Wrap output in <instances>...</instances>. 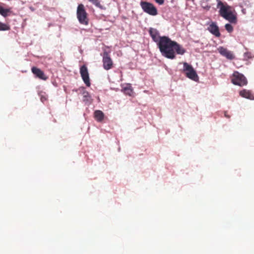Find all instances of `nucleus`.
Returning <instances> with one entry per match:
<instances>
[{
	"mask_svg": "<svg viewBox=\"0 0 254 254\" xmlns=\"http://www.w3.org/2000/svg\"><path fill=\"white\" fill-rule=\"evenodd\" d=\"M31 71L36 77L40 79L46 80L48 79V76H46L44 72L40 68L34 66L31 68Z\"/></svg>",
	"mask_w": 254,
	"mask_h": 254,
	"instance_id": "9b49d317",
	"label": "nucleus"
},
{
	"mask_svg": "<svg viewBox=\"0 0 254 254\" xmlns=\"http://www.w3.org/2000/svg\"><path fill=\"white\" fill-rule=\"evenodd\" d=\"M103 66L105 70H108L113 66V62L108 52L105 51L103 55Z\"/></svg>",
	"mask_w": 254,
	"mask_h": 254,
	"instance_id": "423d86ee",
	"label": "nucleus"
},
{
	"mask_svg": "<svg viewBox=\"0 0 254 254\" xmlns=\"http://www.w3.org/2000/svg\"><path fill=\"white\" fill-rule=\"evenodd\" d=\"M10 29L9 25L0 22V31H6L10 30Z\"/></svg>",
	"mask_w": 254,
	"mask_h": 254,
	"instance_id": "dca6fc26",
	"label": "nucleus"
},
{
	"mask_svg": "<svg viewBox=\"0 0 254 254\" xmlns=\"http://www.w3.org/2000/svg\"><path fill=\"white\" fill-rule=\"evenodd\" d=\"M140 6L142 7V8H143V0H141L140 2Z\"/></svg>",
	"mask_w": 254,
	"mask_h": 254,
	"instance_id": "4be33fe9",
	"label": "nucleus"
},
{
	"mask_svg": "<svg viewBox=\"0 0 254 254\" xmlns=\"http://www.w3.org/2000/svg\"><path fill=\"white\" fill-rule=\"evenodd\" d=\"M83 100L84 101H88L89 100L90 96L89 93L87 91H84L83 92Z\"/></svg>",
	"mask_w": 254,
	"mask_h": 254,
	"instance_id": "a211bd4d",
	"label": "nucleus"
},
{
	"mask_svg": "<svg viewBox=\"0 0 254 254\" xmlns=\"http://www.w3.org/2000/svg\"><path fill=\"white\" fill-rule=\"evenodd\" d=\"M218 51L222 56L226 57L228 60H232L235 58V56L232 52L229 51L226 48L220 47L218 48Z\"/></svg>",
	"mask_w": 254,
	"mask_h": 254,
	"instance_id": "9d476101",
	"label": "nucleus"
},
{
	"mask_svg": "<svg viewBox=\"0 0 254 254\" xmlns=\"http://www.w3.org/2000/svg\"><path fill=\"white\" fill-rule=\"evenodd\" d=\"M225 116L226 117L228 118H230V116H228V115L227 114V112H225Z\"/></svg>",
	"mask_w": 254,
	"mask_h": 254,
	"instance_id": "5701e85b",
	"label": "nucleus"
},
{
	"mask_svg": "<svg viewBox=\"0 0 254 254\" xmlns=\"http://www.w3.org/2000/svg\"><path fill=\"white\" fill-rule=\"evenodd\" d=\"M80 73L83 81L86 85L89 87L91 85L87 67L85 65H82L80 68Z\"/></svg>",
	"mask_w": 254,
	"mask_h": 254,
	"instance_id": "6e6552de",
	"label": "nucleus"
},
{
	"mask_svg": "<svg viewBox=\"0 0 254 254\" xmlns=\"http://www.w3.org/2000/svg\"><path fill=\"white\" fill-rule=\"evenodd\" d=\"M77 18L81 24L87 25L88 24L89 20L87 16L84 6L83 4H79L77 8L76 11Z\"/></svg>",
	"mask_w": 254,
	"mask_h": 254,
	"instance_id": "7ed1b4c3",
	"label": "nucleus"
},
{
	"mask_svg": "<svg viewBox=\"0 0 254 254\" xmlns=\"http://www.w3.org/2000/svg\"><path fill=\"white\" fill-rule=\"evenodd\" d=\"M240 95L244 98H246L249 99L253 100L254 99V96L251 93V92L246 89H244L240 92Z\"/></svg>",
	"mask_w": 254,
	"mask_h": 254,
	"instance_id": "f8f14e48",
	"label": "nucleus"
},
{
	"mask_svg": "<svg viewBox=\"0 0 254 254\" xmlns=\"http://www.w3.org/2000/svg\"><path fill=\"white\" fill-rule=\"evenodd\" d=\"M144 12L151 16L158 14V10L155 6L152 3L144 1Z\"/></svg>",
	"mask_w": 254,
	"mask_h": 254,
	"instance_id": "0eeeda50",
	"label": "nucleus"
},
{
	"mask_svg": "<svg viewBox=\"0 0 254 254\" xmlns=\"http://www.w3.org/2000/svg\"><path fill=\"white\" fill-rule=\"evenodd\" d=\"M183 71L189 78L195 81L198 80V77L196 71L191 65L186 62L183 63Z\"/></svg>",
	"mask_w": 254,
	"mask_h": 254,
	"instance_id": "20e7f679",
	"label": "nucleus"
},
{
	"mask_svg": "<svg viewBox=\"0 0 254 254\" xmlns=\"http://www.w3.org/2000/svg\"><path fill=\"white\" fill-rule=\"evenodd\" d=\"M94 118L97 121L101 122L104 119V114L101 111L96 110L94 112Z\"/></svg>",
	"mask_w": 254,
	"mask_h": 254,
	"instance_id": "ddd939ff",
	"label": "nucleus"
},
{
	"mask_svg": "<svg viewBox=\"0 0 254 254\" xmlns=\"http://www.w3.org/2000/svg\"><path fill=\"white\" fill-rule=\"evenodd\" d=\"M252 57V54L251 53L247 52L244 54V58L246 59H251Z\"/></svg>",
	"mask_w": 254,
	"mask_h": 254,
	"instance_id": "aec40b11",
	"label": "nucleus"
},
{
	"mask_svg": "<svg viewBox=\"0 0 254 254\" xmlns=\"http://www.w3.org/2000/svg\"><path fill=\"white\" fill-rule=\"evenodd\" d=\"M225 28L229 33H231L233 31V27L231 24H226L225 25Z\"/></svg>",
	"mask_w": 254,
	"mask_h": 254,
	"instance_id": "f3484780",
	"label": "nucleus"
},
{
	"mask_svg": "<svg viewBox=\"0 0 254 254\" xmlns=\"http://www.w3.org/2000/svg\"><path fill=\"white\" fill-rule=\"evenodd\" d=\"M122 91L125 94L128 95L129 96H131L133 93L131 86L130 85H127L126 86H125L123 88Z\"/></svg>",
	"mask_w": 254,
	"mask_h": 254,
	"instance_id": "4468645a",
	"label": "nucleus"
},
{
	"mask_svg": "<svg viewBox=\"0 0 254 254\" xmlns=\"http://www.w3.org/2000/svg\"><path fill=\"white\" fill-rule=\"evenodd\" d=\"M149 32L153 40L156 43L163 56L174 59L176 53L183 55L186 53V50L176 41L171 40L167 36H160L156 29L150 28Z\"/></svg>",
	"mask_w": 254,
	"mask_h": 254,
	"instance_id": "f257e3e1",
	"label": "nucleus"
},
{
	"mask_svg": "<svg viewBox=\"0 0 254 254\" xmlns=\"http://www.w3.org/2000/svg\"><path fill=\"white\" fill-rule=\"evenodd\" d=\"M217 7L219 8V12L221 16L232 24H236L237 18L236 14L232 10V7L227 3H223L220 0H216Z\"/></svg>",
	"mask_w": 254,
	"mask_h": 254,
	"instance_id": "f03ea898",
	"label": "nucleus"
},
{
	"mask_svg": "<svg viewBox=\"0 0 254 254\" xmlns=\"http://www.w3.org/2000/svg\"><path fill=\"white\" fill-rule=\"evenodd\" d=\"M159 5H163L164 3V0H154Z\"/></svg>",
	"mask_w": 254,
	"mask_h": 254,
	"instance_id": "412c9836",
	"label": "nucleus"
},
{
	"mask_svg": "<svg viewBox=\"0 0 254 254\" xmlns=\"http://www.w3.org/2000/svg\"><path fill=\"white\" fill-rule=\"evenodd\" d=\"M11 8L6 9H4L3 8V9L0 12V14H1L3 17H5L11 12Z\"/></svg>",
	"mask_w": 254,
	"mask_h": 254,
	"instance_id": "2eb2a0df",
	"label": "nucleus"
},
{
	"mask_svg": "<svg viewBox=\"0 0 254 254\" xmlns=\"http://www.w3.org/2000/svg\"><path fill=\"white\" fill-rule=\"evenodd\" d=\"M90 2H91L92 4L95 5L96 6L102 8V5L100 4V2L99 0H88Z\"/></svg>",
	"mask_w": 254,
	"mask_h": 254,
	"instance_id": "6ab92c4d",
	"label": "nucleus"
},
{
	"mask_svg": "<svg viewBox=\"0 0 254 254\" xmlns=\"http://www.w3.org/2000/svg\"><path fill=\"white\" fill-rule=\"evenodd\" d=\"M231 80L234 84L240 86L246 85L248 83L247 80L244 75L238 71H235L233 73Z\"/></svg>",
	"mask_w": 254,
	"mask_h": 254,
	"instance_id": "39448f33",
	"label": "nucleus"
},
{
	"mask_svg": "<svg viewBox=\"0 0 254 254\" xmlns=\"http://www.w3.org/2000/svg\"><path fill=\"white\" fill-rule=\"evenodd\" d=\"M207 30L217 37H219L221 35L219 27L215 22H212L207 27Z\"/></svg>",
	"mask_w": 254,
	"mask_h": 254,
	"instance_id": "1a4fd4ad",
	"label": "nucleus"
}]
</instances>
